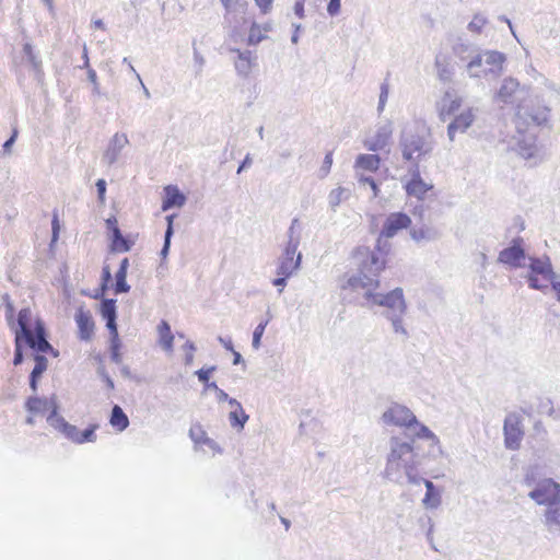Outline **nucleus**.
Returning a JSON list of instances; mask_svg holds the SVG:
<instances>
[{
    "instance_id": "f257e3e1",
    "label": "nucleus",
    "mask_w": 560,
    "mask_h": 560,
    "mask_svg": "<svg viewBox=\"0 0 560 560\" xmlns=\"http://www.w3.org/2000/svg\"><path fill=\"white\" fill-rule=\"evenodd\" d=\"M364 258L359 264L355 273L349 276L347 281L341 284L342 290H350L357 293L362 292V306L372 308L380 306L383 308L382 315L390 323L393 331L400 335L402 340L409 338V332L404 325V316L407 313V303L401 288H395L387 293L375 292L380 287L378 276L385 268L386 260L384 252L369 250L360 253Z\"/></svg>"
},
{
    "instance_id": "f03ea898",
    "label": "nucleus",
    "mask_w": 560,
    "mask_h": 560,
    "mask_svg": "<svg viewBox=\"0 0 560 560\" xmlns=\"http://www.w3.org/2000/svg\"><path fill=\"white\" fill-rule=\"evenodd\" d=\"M424 457L420 443L415 439L392 436L384 477L399 486L420 485L422 481L420 467Z\"/></svg>"
},
{
    "instance_id": "7ed1b4c3",
    "label": "nucleus",
    "mask_w": 560,
    "mask_h": 560,
    "mask_svg": "<svg viewBox=\"0 0 560 560\" xmlns=\"http://www.w3.org/2000/svg\"><path fill=\"white\" fill-rule=\"evenodd\" d=\"M549 113V107L546 105L535 106L533 101L530 104L523 103L517 106L515 127L520 138L516 141V150L524 159L529 160L537 156V129L548 122Z\"/></svg>"
},
{
    "instance_id": "20e7f679",
    "label": "nucleus",
    "mask_w": 560,
    "mask_h": 560,
    "mask_svg": "<svg viewBox=\"0 0 560 560\" xmlns=\"http://www.w3.org/2000/svg\"><path fill=\"white\" fill-rule=\"evenodd\" d=\"M433 148L434 144L429 133L421 135L411 130H405L400 135L399 149L402 159L411 164H419L421 161L427 160L431 155Z\"/></svg>"
},
{
    "instance_id": "39448f33",
    "label": "nucleus",
    "mask_w": 560,
    "mask_h": 560,
    "mask_svg": "<svg viewBox=\"0 0 560 560\" xmlns=\"http://www.w3.org/2000/svg\"><path fill=\"white\" fill-rule=\"evenodd\" d=\"M556 275L557 273L555 272L551 260L548 256H545L544 258L529 257L528 272L525 276V279L530 289L546 293L549 288L547 283Z\"/></svg>"
},
{
    "instance_id": "423d86ee",
    "label": "nucleus",
    "mask_w": 560,
    "mask_h": 560,
    "mask_svg": "<svg viewBox=\"0 0 560 560\" xmlns=\"http://www.w3.org/2000/svg\"><path fill=\"white\" fill-rule=\"evenodd\" d=\"M480 66L470 79H497L504 72L508 57L494 49H483L480 54Z\"/></svg>"
},
{
    "instance_id": "0eeeda50",
    "label": "nucleus",
    "mask_w": 560,
    "mask_h": 560,
    "mask_svg": "<svg viewBox=\"0 0 560 560\" xmlns=\"http://www.w3.org/2000/svg\"><path fill=\"white\" fill-rule=\"evenodd\" d=\"M411 225L410 217L405 212H392L389 213L383 224L382 231L377 238L376 246L373 250H382L384 252V259L386 260V255L388 252V245L385 242L383 244V238H392L401 230L408 229Z\"/></svg>"
},
{
    "instance_id": "6e6552de",
    "label": "nucleus",
    "mask_w": 560,
    "mask_h": 560,
    "mask_svg": "<svg viewBox=\"0 0 560 560\" xmlns=\"http://www.w3.org/2000/svg\"><path fill=\"white\" fill-rule=\"evenodd\" d=\"M452 50L458 61L464 65V72L471 78V74H475L474 72L480 66V54L483 49L466 39L458 38Z\"/></svg>"
},
{
    "instance_id": "1a4fd4ad",
    "label": "nucleus",
    "mask_w": 560,
    "mask_h": 560,
    "mask_svg": "<svg viewBox=\"0 0 560 560\" xmlns=\"http://www.w3.org/2000/svg\"><path fill=\"white\" fill-rule=\"evenodd\" d=\"M527 92L525 91V88L521 86L517 79L508 77L503 79L498 92L495 93V100L504 104H513L515 102H520L517 106L523 103L530 104V101L534 102L535 106L542 105L537 96L524 100L523 96Z\"/></svg>"
},
{
    "instance_id": "9d476101",
    "label": "nucleus",
    "mask_w": 560,
    "mask_h": 560,
    "mask_svg": "<svg viewBox=\"0 0 560 560\" xmlns=\"http://www.w3.org/2000/svg\"><path fill=\"white\" fill-rule=\"evenodd\" d=\"M528 497L537 504L548 508L560 501V483L551 478L542 479L528 492Z\"/></svg>"
},
{
    "instance_id": "9b49d317",
    "label": "nucleus",
    "mask_w": 560,
    "mask_h": 560,
    "mask_svg": "<svg viewBox=\"0 0 560 560\" xmlns=\"http://www.w3.org/2000/svg\"><path fill=\"white\" fill-rule=\"evenodd\" d=\"M504 445L508 450L516 451L521 446L524 436L522 418L520 415L512 412L504 419L503 424Z\"/></svg>"
},
{
    "instance_id": "f8f14e48",
    "label": "nucleus",
    "mask_w": 560,
    "mask_h": 560,
    "mask_svg": "<svg viewBox=\"0 0 560 560\" xmlns=\"http://www.w3.org/2000/svg\"><path fill=\"white\" fill-rule=\"evenodd\" d=\"M384 423L396 427H405L411 429L417 422L416 416L406 406L393 404L382 416Z\"/></svg>"
},
{
    "instance_id": "ddd939ff",
    "label": "nucleus",
    "mask_w": 560,
    "mask_h": 560,
    "mask_svg": "<svg viewBox=\"0 0 560 560\" xmlns=\"http://www.w3.org/2000/svg\"><path fill=\"white\" fill-rule=\"evenodd\" d=\"M408 173L410 178L404 185L407 195L418 200H423L427 192L431 190L433 186L422 179L418 163L411 164Z\"/></svg>"
},
{
    "instance_id": "4468645a",
    "label": "nucleus",
    "mask_w": 560,
    "mask_h": 560,
    "mask_svg": "<svg viewBox=\"0 0 560 560\" xmlns=\"http://www.w3.org/2000/svg\"><path fill=\"white\" fill-rule=\"evenodd\" d=\"M523 244L524 240L522 237L513 238L510 246L499 253L498 261L512 268L522 267V261L525 259Z\"/></svg>"
},
{
    "instance_id": "2eb2a0df",
    "label": "nucleus",
    "mask_w": 560,
    "mask_h": 560,
    "mask_svg": "<svg viewBox=\"0 0 560 560\" xmlns=\"http://www.w3.org/2000/svg\"><path fill=\"white\" fill-rule=\"evenodd\" d=\"M298 248L294 244L285 245L277 266V275L293 276L299 270L302 261V254L296 253Z\"/></svg>"
},
{
    "instance_id": "dca6fc26",
    "label": "nucleus",
    "mask_w": 560,
    "mask_h": 560,
    "mask_svg": "<svg viewBox=\"0 0 560 560\" xmlns=\"http://www.w3.org/2000/svg\"><path fill=\"white\" fill-rule=\"evenodd\" d=\"M22 339L37 352L45 353L51 351L57 355V352L54 351L51 345L47 341L45 327L40 322L36 324L34 331L28 329L26 332L21 334Z\"/></svg>"
},
{
    "instance_id": "f3484780",
    "label": "nucleus",
    "mask_w": 560,
    "mask_h": 560,
    "mask_svg": "<svg viewBox=\"0 0 560 560\" xmlns=\"http://www.w3.org/2000/svg\"><path fill=\"white\" fill-rule=\"evenodd\" d=\"M475 113L472 108H467L463 113L456 115L447 126V137L451 141L455 140L457 132L464 133L475 121Z\"/></svg>"
},
{
    "instance_id": "a211bd4d",
    "label": "nucleus",
    "mask_w": 560,
    "mask_h": 560,
    "mask_svg": "<svg viewBox=\"0 0 560 560\" xmlns=\"http://www.w3.org/2000/svg\"><path fill=\"white\" fill-rule=\"evenodd\" d=\"M408 431L413 436H405L406 439H415L418 443V440H427L429 442L431 450L428 452V455L435 456V451L441 452L438 436L427 425L417 420Z\"/></svg>"
},
{
    "instance_id": "6ab92c4d",
    "label": "nucleus",
    "mask_w": 560,
    "mask_h": 560,
    "mask_svg": "<svg viewBox=\"0 0 560 560\" xmlns=\"http://www.w3.org/2000/svg\"><path fill=\"white\" fill-rule=\"evenodd\" d=\"M128 138L125 133H115L109 140L107 149L103 154V162L109 166L115 164L118 161L122 149L128 144Z\"/></svg>"
},
{
    "instance_id": "aec40b11",
    "label": "nucleus",
    "mask_w": 560,
    "mask_h": 560,
    "mask_svg": "<svg viewBox=\"0 0 560 560\" xmlns=\"http://www.w3.org/2000/svg\"><path fill=\"white\" fill-rule=\"evenodd\" d=\"M393 135V127L390 121H386L383 125H380L376 129L375 135L365 141V148L369 151H380L383 150L389 142Z\"/></svg>"
},
{
    "instance_id": "412c9836",
    "label": "nucleus",
    "mask_w": 560,
    "mask_h": 560,
    "mask_svg": "<svg viewBox=\"0 0 560 560\" xmlns=\"http://www.w3.org/2000/svg\"><path fill=\"white\" fill-rule=\"evenodd\" d=\"M96 428L97 425L93 424L85 430L80 431L75 425L69 423L62 434L73 443L83 444L86 442H94L96 440Z\"/></svg>"
},
{
    "instance_id": "4be33fe9",
    "label": "nucleus",
    "mask_w": 560,
    "mask_h": 560,
    "mask_svg": "<svg viewBox=\"0 0 560 560\" xmlns=\"http://www.w3.org/2000/svg\"><path fill=\"white\" fill-rule=\"evenodd\" d=\"M26 410L31 413H44L45 411H51L55 408H59L56 395L50 397H37L31 396L27 398L25 404Z\"/></svg>"
},
{
    "instance_id": "5701e85b",
    "label": "nucleus",
    "mask_w": 560,
    "mask_h": 560,
    "mask_svg": "<svg viewBox=\"0 0 560 560\" xmlns=\"http://www.w3.org/2000/svg\"><path fill=\"white\" fill-rule=\"evenodd\" d=\"M542 516L546 530L551 535L560 536V501L546 508Z\"/></svg>"
},
{
    "instance_id": "b1692460",
    "label": "nucleus",
    "mask_w": 560,
    "mask_h": 560,
    "mask_svg": "<svg viewBox=\"0 0 560 560\" xmlns=\"http://www.w3.org/2000/svg\"><path fill=\"white\" fill-rule=\"evenodd\" d=\"M74 319L79 328L80 339L85 341L90 340L94 330V322L91 313L80 307L75 313Z\"/></svg>"
},
{
    "instance_id": "393cba45",
    "label": "nucleus",
    "mask_w": 560,
    "mask_h": 560,
    "mask_svg": "<svg viewBox=\"0 0 560 560\" xmlns=\"http://www.w3.org/2000/svg\"><path fill=\"white\" fill-rule=\"evenodd\" d=\"M462 106L460 97H453L451 91H446L439 112V117L442 121H446L448 118L454 116Z\"/></svg>"
},
{
    "instance_id": "a878e982",
    "label": "nucleus",
    "mask_w": 560,
    "mask_h": 560,
    "mask_svg": "<svg viewBox=\"0 0 560 560\" xmlns=\"http://www.w3.org/2000/svg\"><path fill=\"white\" fill-rule=\"evenodd\" d=\"M238 42H243V35L241 32L238 31H233L226 42H225V45L228 47V49L233 52V54H236V58L237 60H234L235 61V69L236 71L238 72V74H243L244 72V54L241 51V48L237 47L236 45L238 44Z\"/></svg>"
},
{
    "instance_id": "bb28decb",
    "label": "nucleus",
    "mask_w": 560,
    "mask_h": 560,
    "mask_svg": "<svg viewBox=\"0 0 560 560\" xmlns=\"http://www.w3.org/2000/svg\"><path fill=\"white\" fill-rule=\"evenodd\" d=\"M425 486V494L422 499V504L425 509L435 510L442 503V491L430 480L423 479L422 481Z\"/></svg>"
},
{
    "instance_id": "cd10ccee",
    "label": "nucleus",
    "mask_w": 560,
    "mask_h": 560,
    "mask_svg": "<svg viewBox=\"0 0 560 560\" xmlns=\"http://www.w3.org/2000/svg\"><path fill=\"white\" fill-rule=\"evenodd\" d=\"M101 314L106 320V327L110 331V335H116L117 330V313H116V301L113 299H104L101 302Z\"/></svg>"
},
{
    "instance_id": "c85d7f7f",
    "label": "nucleus",
    "mask_w": 560,
    "mask_h": 560,
    "mask_svg": "<svg viewBox=\"0 0 560 560\" xmlns=\"http://www.w3.org/2000/svg\"><path fill=\"white\" fill-rule=\"evenodd\" d=\"M185 201V195L176 186H167L165 187V199L162 203V210L167 211L171 208L183 207Z\"/></svg>"
},
{
    "instance_id": "c756f323",
    "label": "nucleus",
    "mask_w": 560,
    "mask_h": 560,
    "mask_svg": "<svg viewBox=\"0 0 560 560\" xmlns=\"http://www.w3.org/2000/svg\"><path fill=\"white\" fill-rule=\"evenodd\" d=\"M410 237L417 242H432L440 238V232L433 228L428 225H422L420 228L410 229Z\"/></svg>"
},
{
    "instance_id": "7c9ffc66",
    "label": "nucleus",
    "mask_w": 560,
    "mask_h": 560,
    "mask_svg": "<svg viewBox=\"0 0 560 560\" xmlns=\"http://www.w3.org/2000/svg\"><path fill=\"white\" fill-rule=\"evenodd\" d=\"M35 366L30 375V387L36 393L38 380L42 377L43 373L47 370L48 361L44 355L37 354L34 358Z\"/></svg>"
},
{
    "instance_id": "2f4dec72",
    "label": "nucleus",
    "mask_w": 560,
    "mask_h": 560,
    "mask_svg": "<svg viewBox=\"0 0 560 560\" xmlns=\"http://www.w3.org/2000/svg\"><path fill=\"white\" fill-rule=\"evenodd\" d=\"M381 165V158L377 154H359L354 167L368 172H376Z\"/></svg>"
},
{
    "instance_id": "473e14b6",
    "label": "nucleus",
    "mask_w": 560,
    "mask_h": 560,
    "mask_svg": "<svg viewBox=\"0 0 560 560\" xmlns=\"http://www.w3.org/2000/svg\"><path fill=\"white\" fill-rule=\"evenodd\" d=\"M158 332H159V341L162 348L165 351H172L173 350V340L174 336L171 331V326L167 322L162 320L160 325L158 326Z\"/></svg>"
},
{
    "instance_id": "72a5a7b5",
    "label": "nucleus",
    "mask_w": 560,
    "mask_h": 560,
    "mask_svg": "<svg viewBox=\"0 0 560 560\" xmlns=\"http://www.w3.org/2000/svg\"><path fill=\"white\" fill-rule=\"evenodd\" d=\"M109 423L120 432L129 425V419L120 406L115 405L113 407Z\"/></svg>"
},
{
    "instance_id": "f704fd0d",
    "label": "nucleus",
    "mask_w": 560,
    "mask_h": 560,
    "mask_svg": "<svg viewBox=\"0 0 560 560\" xmlns=\"http://www.w3.org/2000/svg\"><path fill=\"white\" fill-rule=\"evenodd\" d=\"M270 30V24H265L261 28L256 23H253L247 36V45L260 43L264 38H266V33Z\"/></svg>"
},
{
    "instance_id": "c9c22d12",
    "label": "nucleus",
    "mask_w": 560,
    "mask_h": 560,
    "mask_svg": "<svg viewBox=\"0 0 560 560\" xmlns=\"http://www.w3.org/2000/svg\"><path fill=\"white\" fill-rule=\"evenodd\" d=\"M435 68H436L438 78L440 81L446 83L452 80V78L454 75V70L445 60L436 58L435 59Z\"/></svg>"
},
{
    "instance_id": "e433bc0d",
    "label": "nucleus",
    "mask_w": 560,
    "mask_h": 560,
    "mask_svg": "<svg viewBox=\"0 0 560 560\" xmlns=\"http://www.w3.org/2000/svg\"><path fill=\"white\" fill-rule=\"evenodd\" d=\"M31 320H32L31 310L27 307L22 308L19 312V316H18L19 329H16L15 335L26 332V330L31 329Z\"/></svg>"
},
{
    "instance_id": "4c0bfd02",
    "label": "nucleus",
    "mask_w": 560,
    "mask_h": 560,
    "mask_svg": "<svg viewBox=\"0 0 560 560\" xmlns=\"http://www.w3.org/2000/svg\"><path fill=\"white\" fill-rule=\"evenodd\" d=\"M47 422L50 427L60 433H62L66 427L69 424V422H67L62 416L58 415V408H55L50 411L47 417Z\"/></svg>"
},
{
    "instance_id": "58836bf2",
    "label": "nucleus",
    "mask_w": 560,
    "mask_h": 560,
    "mask_svg": "<svg viewBox=\"0 0 560 560\" xmlns=\"http://www.w3.org/2000/svg\"><path fill=\"white\" fill-rule=\"evenodd\" d=\"M23 54L27 61L31 63L34 71L39 73L42 71V60L34 52L33 46L30 43H25L23 46Z\"/></svg>"
},
{
    "instance_id": "ea45409f",
    "label": "nucleus",
    "mask_w": 560,
    "mask_h": 560,
    "mask_svg": "<svg viewBox=\"0 0 560 560\" xmlns=\"http://www.w3.org/2000/svg\"><path fill=\"white\" fill-rule=\"evenodd\" d=\"M488 23V19L483 13H476L468 23L467 30L472 34H480Z\"/></svg>"
},
{
    "instance_id": "a19ab883",
    "label": "nucleus",
    "mask_w": 560,
    "mask_h": 560,
    "mask_svg": "<svg viewBox=\"0 0 560 560\" xmlns=\"http://www.w3.org/2000/svg\"><path fill=\"white\" fill-rule=\"evenodd\" d=\"M229 402L232 407H235V409L232 410L229 415L230 423L233 428H237V430H241L244 427L245 418H243V420H241L237 415V410H241V411L243 410L242 405L238 401H236L235 399H230Z\"/></svg>"
},
{
    "instance_id": "79ce46f5",
    "label": "nucleus",
    "mask_w": 560,
    "mask_h": 560,
    "mask_svg": "<svg viewBox=\"0 0 560 560\" xmlns=\"http://www.w3.org/2000/svg\"><path fill=\"white\" fill-rule=\"evenodd\" d=\"M127 272L124 270H117L115 275L114 291L116 294L127 293L130 291V285L126 281Z\"/></svg>"
},
{
    "instance_id": "37998d69",
    "label": "nucleus",
    "mask_w": 560,
    "mask_h": 560,
    "mask_svg": "<svg viewBox=\"0 0 560 560\" xmlns=\"http://www.w3.org/2000/svg\"><path fill=\"white\" fill-rule=\"evenodd\" d=\"M120 340L118 337V331L116 330V335H112L110 338V359L116 364H119L121 362V354H120Z\"/></svg>"
},
{
    "instance_id": "c03bdc74",
    "label": "nucleus",
    "mask_w": 560,
    "mask_h": 560,
    "mask_svg": "<svg viewBox=\"0 0 560 560\" xmlns=\"http://www.w3.org/2000/svg\"><path fill=\"white\" fill-rule=\"evenodd\" d=\"M348 195V191L346 188L338 187L336 189H332L329 194V205L332 209H335L337 206L340 205L341 200L345 199Z\"/></svg>"
},
{
    "instance_id": "a18cd8bd",
    "label": "nucleus",
    "mask_w": 560,
    "mask_h": 560,
    "mask_svg": "<svg viewBox=\"0 0 560 560\" xmlns=\"http://www.w3.org/2000/svg\"><path fill=\"white\" fill-rule=\"evenodd\" d=\"M298 223H299L298 219L292 220L291 225L288 230V242H287V245H291V243H293L294 247H296V248L299 247L300 240H301L300 231L296 230Z\"/></svg>"
},
{
    "instance_id": "49530a36",
    "label": "nucleus",
    "mask_w": 560,
    "mask_h": 560,
    "mask_svg": "<svg viewBox=\"0 0 560 560\" xmlns=\"http://www.w3.org/2000/svg\"><path fill=\"white\" fill-rule=\"evenodd\" d=\"M132 243L127 240L124 235L113 240L110 244V248L113 252H129L131 249Z\"/></svg>"
},
{
    "instance_id": "de8ad7c7",
    "label": "nucleus",
    "mask_w": 560,
    "mask_h": 560,
    "mask_svg": "<svg viewBox=\"0 0 560 560\" xmlns=\"http://www.w3.org/2000/svg\"><path fill=\"white\" fill-rule=\"evenodd\" d=\"M269 323V319H266V320H262L260 322L254 332H253V341H252V346L254 349H258L259 346H260V340H261V337L265 332V329H266V326L268 325Z\"/></svg>"
},
{
    "instance_id": "09e8293b",
    "label": "nucleus",
    "mask_w": 560,
    "mask_h": 560,
    "mask_svg": "<svg viewBox=\"0 0 560 560\" xmlns=\"http://www.w3.org/2000/svg\"><path fill=\"white\" fill-rule=\"evenodd\" d=\"M228 14H234L242 12L244 8V0H221Z\"/></svg>"
},
{
    "instance_id": "8fccbe9b",
    "label": "nucleus",
    "mask_w": 560,
    "mask_h": 560,
    "mask_svg": "<svg viewBox=\"0 0 560 560\" xmlns=\"http://www.w3.org/2000/svg\"><path fill=\"white\" fill-rule=\"evenodd\" d=\"M419 523L421 526H428V530H427V540L429 541L430 546L436 550L434 544H433V529H434V523L432 521V518L430 516H423L419 520Z\"/></svg>"
},
{
    "instance_id": "3c124183",
    "label": "nucleus",
    "mask_w": 560,
    "mask_h": 560,
    "mask_svg": "<svg viewBox=\"0 0 560 560\" xmlns=\"http://www.w3.org/2000/svg\"><path fill=\"white\" fill-rule=\"evenodd\" d=\"M357 178H358L359 184L369 185L370 186V188L373 191V197L374 198H376L378 196V192H380L378 185H377V183L375 182V179L372 176H366V175H363V174H358Z\"/></svg>"
},
{
    "instance_id": "603ef678",
    "label": "nucleus",
    "mask_w": 560,
    "mask_h": 560,
    "mask_svg": "<svg viewBox=\"0 0 560 560\" xmlns=\"http://www.w3.org/2000/svg\"><path fill=\"white\" fill-rule=\"evenodd\" d=\"M189 436L195 442V444H201L207 439L206 432L202 430L200 425H194L189 430Z\"/></svg>"
},
{
    "instance_id": "864d4df0",
    "label": "nucleus",
    "mask_w": 560,
    "mask_h": 560,
    "mask_svg": "<svg viewBox=\"0 0 560 560\" xmlns=\"http://www.w3.org/2000/svg\"><path fill=\"white\" fill-rule=\"evenodd\" d=\"M23 360H24V357H23V352H22L21 334H16L13 364L20 365L23 362Z\"/></svg>"
},
{
    "instance_id": "5fc2aeb1",
    "label": "nucleus",
    "mask_w": 560,
    "mask_h": 560,
    "mask_svg": "<svg viewBox=\"0 0 560 560\" xmlns=\"http://www.w3.org/2000/svg\"><path fill=\"white\" fill-rule=\"evenodd\" d=\"M331 165H332V152H328L325 155L323 165L319 170L322 177L326 176L330 172Z\"/></svg>"
},
{
    "instance_id": "6e6d98bb",
    "label": "nucleus",
    "mask_w": 560,
    "mask_h": 560,
    "mask_svg": "<svg viewBox=\"0 0 560 560\" xmlns=\"http://www.w3.org/2000/svg\"><path fill=\"white\" fill-rule=\"evenodd\" d=\"M172 236H173V232H171V230L168 232H165V234H164V244H163V247L160 253V255L162 256L163 259L166 258L170 253Z\"/></svg>"
},
{
    "instance_id": "4d7b16f0",
    "label": "nucleus",
    "mask_w": 560,
    "mask_h": 560,
    "mask_svg": "<svg viewBox=\"0 0 560 560\" xmlns=\"http://www.w3.org/2000/svg\"><path fill=\"white\" fill-rule=\"evenodd\" d=\"M215 370L214 366H211L209 369H200L196 372V375L198 376V380L202 383H208L210 378V374Z\"/></svg>"
},
{
    "instance_id": "13d9d810",
    "label": "nucleus",
    "mask_w": 560,
    "mask_h": 560,
    "mask_svg": "<svg viewBox=\"0 0 560 560\" xmlns=\"http://www.w3.org/2000/svg\"><path fill=\"white\" fill-rule=\"evenodd\" d=\"M341 7V0H330L327 4V12L330 16H335L339 13Z\"/></svg>"
},
{
    "instance_id": "bf43d9fd",
    "label": "nucleus",
    "mask_w": 560,
    "mask_h": 560,
    "mask_svg": "<svg viewBox=\"0 0 560 560\" xmlns=\"http://www.w3.org/2000/svg\"><path fill=\"white\" fill-rule=\"evenodd\" d=\"M18 137V130L13 129L11 137L3 143V154H9Z\"/></svg>"
},
{
    "instance_id": "052dcab7",
    "label": "nucleus",
    "mask_w": 560,
    "mask_h": 560,
    "mask_svg": "<svg viewBox=\"0 0 560 560\" xmlns=\"http://www.w3.org/2000/svg\"><path fill=\"white\" fill-rule=\"evenodd\" d=\"M278 277L272 280V284L279 289V292H282L283 288L287 285V281L291 276L285 275H277Z\"/></svg>"
},
{
    "instance_id": "680f3d73",
    "label": "nucleus",
    "mask_w": 560,
    "mask_h": 560,
    "mask_svg": "<svg viewBox=\"0 0 560 560\" xmlns=\"http://www.w3.org/2000/svg\"><path fill=\"white\" fill-rule=\"evenodd\" d=\"M548 283H550V287L556 294V300L560 303V279H559V276L556 275Z\"/></svg>"
},
{
    "instance_id": "e2e57ef3",
    "label": "nucleus",
    "mask_w": 560,
    "mask_h": 560,
    "mask_svg": "<svg viewBox=\"0 0 560 560\" xmlns=\"http://www.w3.org/2000/svg\"><path fill=\"white\" fill-rule=\"evenodd\" d=\"M273 0H255L256 5L259 8L260 12L266 14L272 8Z\"/></svg>"
},
{
    "instance_id": "0e129e2a",
    "label": "nucleus",
    "mask_w": 560,
    "mask_h": 560,
    "mask_svg": "<svg viewBox=\"0 0 560 560\" xmlns=\"http://www.w3.org/2000/svg\"><path fill=\"white\" fill-rule=\"evenodd\" d=\"M96 186V190H97V195H98V199L101 201H104V198H105V192H106V182L104 179H98L95 184Z\"/></svg>"
},
{
    "instance_id": "69168bd1",
    "label": "nucleus",
    "mask_w": 560,
    "mask_h": 560,
    "mask_svg": "<svg viewBox=\"0 0 560 560\" xmlns=\"http://www.w3.org/2000/svg\"><path fill=\"white\" fill-rule=\"evenodd\" d=\"M381 92H380V98L378 101L381 103H386L387 102V98H388V94H389V85L387 82H383L381 84V88H380Z\"/></svg>"
},
{
    "instance_id": "338daca9",
    "label": "nucleus",
    "mask_w": 560,
    "mask_h": 560,
    "mask_svg": "<svg viewBox=\"0 0 560 560\" xmlns=\"http://www.w3.org/2000/svg\"><path fill=\"white\" fill-rule=\"evenodd\" d=\"M103 287L106 288L107 283L112 281V273L108 266H105L102 271Z\"/></svg>"
},
{
    "instance_id": "774afa93",
    "label": "nucleus",
    "mask_w": 560,
    "mask_h": 560,
    "mask_svg": "<svg viewBox=\"0 0 560 560\" xmlns=\"http://www.w3.org/2000/svg\"><path fill=\"white\" fill-rule=\"evenodd\" d=\"M294 13L300 18H304V0H298L294 4Z\"/></svg>"
}]
</instances>
